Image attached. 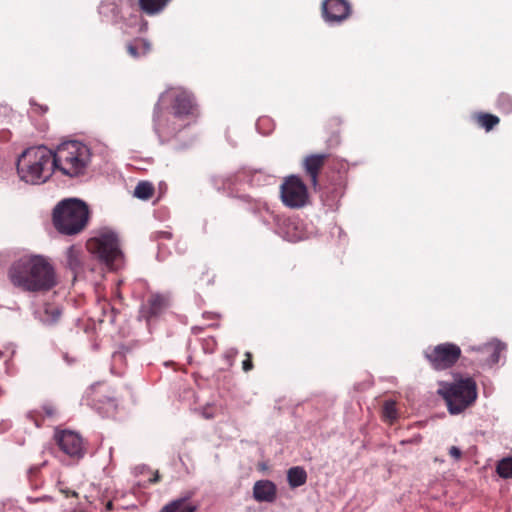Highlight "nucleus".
I'll list each match as a JSON object with an SVG mask.
<instances>
[{"label":"nucleus","mask_w":512,"mask_h":512,"mask_svg":"<svg viewBox=\"0 0 512 512\" xmlns=\"http://www.w3.org/2000/svg\"><path fill=\"white\" fill-rule=\"evenodd\" d=\"M8 277L15 287L28 292L47 291L57 283L50 260L38 254L23 255L14 261L8 270Z\"/></svg>","instance_id":"obj_1"},{"label":"nucleus","mask_w":512,"mask_h":512,"mask_svg":"<svg viewBox=\"0 0 512 512\" xmlns=\"http://www.w3.org/2000/svg\"><path fill=\"white\" fill-rule=\"evenodd\" d=\"M53 152L45 146L30 147L18 158L17 172L29 184L46 182L54 170Z\"/></svg>","instance_id":"obj_2"},{"label":"nucleus","mask_w":512,"mask_h":512,"mask_svg":"<svg viewBox=\"0 0 512 512\" xmlns=\"http://www.w3.org/2000/svg\"><path fill=\"white\" fill-rule=\"evenodd\" d=\"M91 159L92 152L89 146L77 140L65 141L53 152L55 168L69 177L84 175Z\"/></svg>","instance_id":"obj_3"},{"label":"nucleus","mask_w":512,"mask_h":512,"mask_svg":"<svg viewBox=\"0 0 512 512\" xmlns=\"http://www.w3.org/2000/svg\"><path fill=\"white\" fill-rule=\"evenodd\" d=\"M88 219V206L77 198L64 199L53 210V224L64 235L80 233L86 227Z\"/></svg>","instance_id":"obj_4"},{"label":"nucleus","mask_w":512,"mask_h":512,"mask_svg":"<svg viewBox=\"0 0 512 512\" xmlns=\"http://www.w3.org/2000/svg\"><path fill=\"white\" fill-rule=\"evenodd\" d=\"M438 393L446 401L449 413L457 415L475 402L477 387L472 378H464L453 383H441Z\"/></svg>","instance_id":"obj_5"},{"label":"nucleus","mask_w":512,"mask_h":512,"mask_svg":"<svg viewBox=\"0 0 512 512\" xmlns=\"http://www.w3.org/2000/svg\"><path fill=\"white\" fill-rule=\"evenodd\" d=\"M87 247L89 251L97 256L110 269H117L122 261V252L119 247L117 235L109 230L100 232L91 238Z\"/></svg>","instance_id":"obj_6"},{"label":"nucleus","mask_w":512,"mask_h":512,"mask_svg":"<svg viewBox=\"0 0 512 512\" xmlns=\"http://www.w3.org/2000/svg\"><path fill=\"white\" fill-rule=\"evenodd\" d=\"M280 195L284 205L290 208H301L308 200L307 188L296 176H290L283 182Z\"/></svg>","instance_id":"obj_7"},{"label":"nucleus","mask_w":512,"mask_h":512,"mask_svg":"<svg viewBox=\"0 0 512 512\" xmlns=\"http://www.w3.org/2000/svg\"><path fill=\"white\" fill-rule=\"evenodd\" d=\"M461 355L459 346L453 343H443L425 351V356L431 365L437 369H447L454 365Z\"/></svg>","instance_id":"obj_8"},{"label":"nucleus","mask_w":512,"mask_h":512,"mask_svg":"<svg viewBox=\"0 0 512 512\" xmlns=\"http://www.w3.org/2000/svg\"><path fill=\"white\" fill-rule=\"evenodd\" d=\"M324 19L329 23H339L345 20L351 12L346 0H325L322 5Z\"/></svg>","instance_id":"obj_9"},{"label":"nucleus","mask_w":512,"mask_h":512,"mask_svg":"<svg viewBox=\"0 0 512 512\" xmlns=\"http://www.w3.org/2000/svg\"><path fill=\"white\" fill-rule=\"evenodd\" d=\"M55 439L60 449L71 457L83 456V443L81 437L73 431L56 433Z\"/></svg>","instance_id":"obj_10"},{"label":"nucleus","mask_w":512,"mask_h":512,"mask_svg":"<svg viewBox=\"0 0 512 512\" xmlns=\"http://www.w3.org/2000/svg\"><path fill=\"white\" fill-rule=\"evenodd\" d=\"M168 96H171L174 100L173 110L175 117L181 118L192 113L194 104L193 99L188 92L183 90H174L170 93L161 95L160 101H163Z\"/></svg>","instance_id":"obj_11"},{"label":"nucleus","mask_w":512,"mask_h":512,"mask_svg":"<svg viewBox=\"0 0 512 512\" xmlns=\"http://www.w3.org/2000/svg\"><path fill=\"white\" fill-rule=\"evenodd\" d=\"M505 344L498 340H493L479 347H472L471 349L479 353L477 360L486 365H494L500 359V353L505 350Z\"/></svg>","instance_id":"obj_12"},{"label":"nucleus","mask_w":512,"mask_h":512,"mask_svg":"<svg viewBox=\"0 0 512 512\" xmlns=\"http://www.w3.org/2000/svg\"><path fill=\"white\" fill-rule=\"evenodd\" d=\"M276 485L270 480H259L253 486V497L258 502L271 503L276 499Z\"/></svg>","instance_id":"obj_13"},{"label":"nucleus","mask_w":512,"mask_h":512,"mask_svg":"<svg viewBox=\"0 0 512 512\" xmlns=\"http://www.w3.org/2000/svg\"><path fill=\"white\" fill-rule=\"evenodd\" d=\"M60 316V308L52 304H44L35 311V317L45 325L56 323L60 319Z\"/></svg>","instance_id":"obj_14"},{"label":"nucleus","mask_w":512,"mask_h":512,"mask_svg":"<svg viewBox=\"0 0 512 512\" xmlns=\"http://www.w3.org/2000/svg\"><path fill=\"white\" fill-rule=\"evenodd\" d=\"M83 257L81 246L72 245L66 251V264L75 275L82 271Z\"/></svg>","instance_id":"obj_15"},{"label":"nucleus","mask_w":512,"mask_h":512,"mask_svg":"<svg viewBox=\"0 0 512 512\" xmlns=\"http://www.w3.org/2000/svg\"><path fill=\"white\" fill-rule=\"evenodd\" d=\"M151 51V43L144 38H137L127 44V52L133 58L147 55Z\"/></svg>","instance_id":"obj_16"},{"label":"nucleus","mask_w":512,"mask_h":512,"mask_svg":"<svg viewBox=\"0 0 512 512\" xmlns=\"http://www.w3.org/2000/svg\"><path fill=\"white\" fill-rule=\"evenodd\" d=\"M324 162L323 155H311L305 159L304 165L314 186L317 184V175Z\"/></svg>","instance_id":"obj_17"},{"label":"nucleus","mask_w":512,"mask_h":512,"mask_svg":"<svg viewBox=\"0 0 512 512\" xmlns=\"http://www.w3.org/2000/svg\"><path fill=\"white\" fill-rule=\"evenodd\" d=\"M188 497L173 500L165 505L160 512H195L197 507L187 502Z\"/></svg>","instance_id":"obj_18"},{"label":"nucleus","mask_w":512,"mask_h":512,"mask_svg":"<svg viewBox=\"0 0 512 512\" xmlns=\"http://www.w3.org/2000/svg\"><path fill=\"white\" fill-rule=\"evenodd\" d=\"M168 306V298L161 294H154L148 300L149 316L160 314Z\"/></svg>","instance_id":"obj_19"},{"label":"nucleus","mask_w":512,"mask_h":512,"mask_svg":"<svg viewBox=\"0 0 512 512\" xmlns=\"http://www.w3.org/2000/svg\"><path fill=\"white\" fill-rule=\"evenodd\" d=\"M287 479H288L289 485L292 488H296V487L302 486L306 483L307 473L302 467H299V466L292 467L288 470Z\"/></svg>","instance_id":"obj_20"},{"label":"nucleus","mask_w":512,"mask_h":512,"mask_svg":"<svg viewBox=\"0 0 512 512\" xmlns=\"http://www.w3.org/2000/svg\"><path fill=\"white\" fill-rule=\"evenodd\" d=\"M169 1L170 0H139V4L145 13L153 15L163 10Z\"/></svg>","instance_id":"obj_21"},{"label":"nucleus","mask_w":512,"mask_h":512,"mask_svg":"<svg viewBox=\"0 0 512 512\" xmlns=\"http://www.w3.org/2000/svg\"><path fill=\"white\" fill-rule=\"evenodd\" d=\"M153 191H154V188L151 183L142 181V182H139L137 184V186L135 187L134 196L139 199L147 200L152 196Z\"/></svg>","instance_id":"obj_22"},{"label":"nucleus","mask_w":512,"mask_h":512,"mask_svg":"<svg viewBox=\"0 0 512 512\" xmlns=\"http://www.w3.org/2000/svg\"><path fill=\"white\" fill-rule=\"evenodd\" d=\"M497 473L502 478L512 477V458H504L497 464Z\"/></svg>","instance_id":"obj_23"},{"label":"nucleus","mask_w":512,"mask_h":512,"mask_svg":"<svg viewBox=\"0 0 512 512\" xmlns=\"http://www.w3.org/2000/svg\"><path fill=\"white\" fill-rule=\"evenodd\" d=\"M478 123L487 131H490L495 125L499 123V118L492 114H480L478 116Z\"/></svg>","instance_id":"obj_24"},{"label":"nucleus","mask_w":512,"mask_h":512,"mask_svg":"<svg viewBox=\"0 0 512 512\" xmlns=\"http://www.w3.org/2000/svg\"><path fill=\"white\" fill-rule=\"evenodd\" d=\"M498 107L504 113H510L512 111V99L507 94H501L498 98Z\"/></svg>","instance_id":"obj_25"},{"label":"nucleus","mask_w":512,"mask_h":512,"mask_svg":"<svg viewBox=\"0 0 512 512\" xmlns=\"http://www.w3.org/2000/svg\"><path fill=\"white\" fill-rule=\"evenodd\" d=\"M383 416L385 419L389 421H393L396 419L397 413H396V406L395 403L392 401H386L383 408Z\"/></svg>","instance_id":"obj_26"},{"label":"nucleus","mask_w":512,"mask_h":512,"mask_svg":"<svg viewBox=\"0 0 512 512\" xmlns=\"http://www.w3.org/2000/svg\"><path fill=\"white\" fill-rule=\"evenodd\" d=\"M293 227V228H296V226L294 225V223H289L288 225V230L286 232V235H285V238L290 241V242H296V241H299L301 239H303V236L300 234V233H292L290 231V228Z\"/></svg>","instance_id":"obj_27"},{"label":"nucleus","mask_w":512,"mask_h":512,"mask_svg":"<svg viewBox=\"0 0 512 512\" xmlns=\"http://www.w3.org/2000/svg\"><path fill=\"white\" fill-rule=\"evenodd\" d=\"M216 342L213 338L205 339L203 343V349L206 353H213Z\"/></svg>","instance_id":"obj_28"},{"label":"nucleus","mask_w":512,"mask_h":512,"mask_svg":"<svg viewBox=\"0 0 512 512\" xmlns=\"http://www.w3.org/2000/svg\"><path fill=\"white\" fill-rule=\"evenodd\" d=\"M202 416L206 419H211L215 416V408L211 405H207L202 409Z\"/></svg>","instance_id":"obj_29"},{"label":"nucleus","mask_w":512,"mask_h":512,"mask_svg":"<svg viewBox=\"0 0 512 512\" xmlns=\"http://www.w3.org/2000/svg\"><path fill=\"white\" fill-rule=\"evenodd\" d=\"M449 455L455 459V460H459L462 456V451L456 447V446H451L449 448Z\"/></svg>","instance_id":"obj_30"},{"label":"nucleus","mask_w":512,"mask_h":512,"mask_svg":"<svg viewBox=\"0 0 512 512\" xmlns=\"http://www.w3.org/2000/svg\"><path fill=\"white\" fill-rule=\"evenodd\" d=\"M158 111H159V104H157L155 106V110H154V129L156 132H160L161 131V127H160V124L158 122Z\"/></svg>","instance_id":"obj_31"},{"label":"nucleus","mask_w":512,"mask_h":512,"mask_svg":"<svg viewBox=\"0 0 512 512\" xmlns=\"http://www.w3.org/2000/svg\"><path fill=\"white\" fill-rule=\"evenodd\" d=\"M247 359L243 361V370L248 372L252 369L253 365L251 362V354L249 352L246 353Z\"/></svg>","instance_id":"obj_32"},{"label":"nucleus","mask_w":512,"mask_h":512,"mask_svg":"<svg viewBox=\"0 0 512 512\" xmlns=\"http://www.w3.org/2000/svg\"><path fill=\"white\" fill-rule=\"evenodd\" d=\"M158 480H159V475H158V473H156V475L152 479H150V482L154 483V482H157Z\"/></svg>","instance_id":"obj_33"},{"label":"nucleus","mask_w":512,"mask_h":512,"mask_svg":"<svg viewBox=\"0 0 512 512\" xmlns=\"http://www.w3.org/2000/svg\"><path fill=\"white\" fill-rule=\"evenodd\" d=\"M111 508H112V503H111V502H109V503L107 504V509H111Z\"/></svg>","instance_id":"obj_34"}]
</instances>
